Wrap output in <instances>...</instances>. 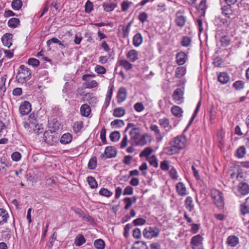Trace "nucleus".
<instances>
[{
	"label": "nucleus",
	"mask_w": 249,
	"mask_h": 249,
	"mask_svg": "<svg viewBox=\"0 0 249 249\" xmlns=\"http://www.w3.org/2000/svg\"><path fill=\"white\" fill-rule=\"evenodd\" d=\"M31 78V71L24 65L19 66L16 74V79L18 83L23 84Z\"/></svg>",
	"instance_id": "1"
},
{
	"label": "nucleus",
	"mask_w": 249,
	"mask_h": 249,
	"mask_svg": "<svg viewBox=\"0 0 249 249\" xmlns=\"http://www.w3.org/2000/svg\"><path fill=\"white\" fill-rule=\"evenodd\" d=\"M211 196L217 207L222 208L224 202L222 193L219 190L213 189L211 191Z\"/></svg>",
	"instance_id": "2"
},
{
	"label": "nucleus",
	"mask_w": 249,
	"mask_h": 249,
	"mask_svg": "<svg viewBox=\"0 0 249 249\" xmlns=\"http://www.w3.org/2000/svg\"><path fill=\"white\" fill-rule=\"evenodd\" d=\"M160 233V230L155 226L146 227L143 231L144 236L148 239L158 237Z\"/></svg>",
	"instance_id": "3"
},
{
	"label": "nucleus",
	"mask_w": 249,
	"mask_h": 249,
	"mask_svg": "<svg viewBox=\"0 0 249 249\" xmlns=\"http://www.w3.org/2000/svg\"><path fill=\"white\" fill-rule=\"evenodd\" d=\"M186 17L184 16V11L179 10L175 14V22L176 25L180 28H182L185 25Z\"/></svg>",
	"instance_id": "4"
},
{
	"label": "nucleus",
	"mask_w": 249,
	"mask_h": 249,
	"mask_svg": "<svg viewBox=\"0 0 249 249\" xmlns=\"http://www.w3.org/2000/svg\"><path fill=\"white\" fill-rule=\"evenodd\" d=\"M171 142L172 144H174L179 151L186 146L187 140L185 136H178L175 137Z\"/></svg>",
	"instance_id": "5"
},
{
	"label": "nucleus",
	"mask_w": 249,
	"mask_h": 249,
	"mask_svg": "<svg viewBox=\"0 0 249 249\" xmlns=\"http://www.w3.org/2000/svg\"><path fill=\"white\" fill-rule=\"evenodd\" d=\"M203 238L200 235L197 234L193 236L191 240L190 244L192 249H199L203 247Z\"/></svg>",
	"instance_id": "6"
},
{
	"label": "nucleus",
	"mask_w": 249,
	"mask_h": 249,
	"mask_svg": "<svg viewBox=\"0 0 249 249\" xmlns=\"http://www.w3.org/2000/svg\"><path fill=\"white\" fill-rule=\"evenodd\" d=\"M172 98L175 102L180 104L183 101V91L180 89L178 88L173 92Z\"/></svg>",
	"instance_id": "7"
},
{
	"label": "nucleus",
	"mask_w": 249,
	"mask_h": 249,
	"mask_svg": "<svg viewBox=\"0 0 249 249\" xmlns=\"http://www.w3.org/2000/svg\"><path fill=\"white\" fill-rule=\"evenodd\" d=\"M117 155V151L114 147L107 146L105 148L104 153L101 157L106 156L107 158H111L116 157Z\"/></svg>",
	"instance_id": "8"
},
{
	"label": "nucleus",
	"mask_w": 249,
	"mask_h": 249,
	"mask_svg": "<svg viewBox=\"0 0 249 249\" xmlns=\"http://www.w3.org/2000/svg\"><path fill=\"white\" fill-rule=\"evenodd\" d=\"M158 122L160 125L167 132L170 131L173 128L172 125L170 124L169 120L167 118H160Z\"/></svg>",
	"instance_id": "9"
},
{
	"label": "nucleus",
	"mask_w": 249,
	"mask_h": 249,
	"mask_svg": "<svg viewBox=\"0 0 249 249\" xmlns=\"http://www.w3.org/2000/svg\"><path fill=\"white\" fill-rule=\"evenodd\" d=\"M19 111L22 115L29 113L31 111V105L28 101H24L20 106Z\"/></svg>",
	"instance_id": "10"
},
{
	"label": "nucleus",
	"mask_w": 249,
	"mask_h": 249,
	"mask_svg": "<svg viewBox=\"0 0 249 249\" xmlns=\"http://www.w3.org/2000/svg\"><path fill=\"white\" fill-rule=\"evenodd\" d=\"M127 97L126 89L124 87L120 88L117 93V98L118 103H121L124 101Z\"/></svg>",
	"instance_id": "11"
},
{
	"label": "nucleus",
	"mask_w": 249,
	"mask_h": 249,
	"mask_svg": "<svg viewBox=\"0 0 249 249\" xmlns=\"http://www.w3.org/2000/svg\"><path fill=\"white\" fill-rule=\"evenodd\" d=\"M176 189L178 195L181 196H185L187 194V188L182 182H178L176 186Z\"/></svg>",
	"instance_id": "12"
},
{
	"label": "nucleus",
	"mask_w": 249,
	"mask_h": 249,
	"mask_svg": "<svg viewBox=\"0 0 249 249\" xmlns=\"http://www.w3.org/2000/svg\"><path fill=\"white\" fill-rule=\"evenodd\" d=\"M237 189L239 193L243 196L247 195L249 193V185L247 183H239Z\"/></svg>",
	"instance_id": "13"
},
{
	"label": "nucleus",
	"mask_w": 249,
	"mask_h": 249,
	"mask_svg": "<svg viewBox=\"0 0 249 249\" xmlns=\"http://www.w3.org/2000/svg\"><path fill=\"white\" fill-rule=\"evenodd\" d=\"M170 145L164 148V153L168 155H172L179 152V150L174 144H172V142H170Z\"/></svg>",
	"instance_id": "14"
},
{
	"label": "nucleus",
	"mask_w": 249,
	"mask_h": 249,
	"mask_svg": "<svg viewBox=\"0 0 249 249\" xmlns=\"http://www.w3.org/2000/svg\"><path fill=\"white\" fill-rule=\"evenodd\" d=\"M13 35L11 34H5L1 37L3 44L8 48L12 45Z\"/></svg>",
	"instance_id": "15"
},
{
	"label": "nucleus",
	"mask_w": 249,
	"mask_h": 249,
	"mask_svg": "<svg viewBox=\"0 0 249 249\" xmlns=\"http://www.w3.org/2000/svg\"><path fill=\"white\" fill-rule=\"evenodd\" d=\"M126 55V57L132 62H134L139 59L138 52L134 49L128 51Z\"/></svg>",
	"instance_id": "16"
},
{
	"label": "nucleus",
	"mask_w": 249,
	"mask_h": 249,
	"mask_svg": "<svg viewBox=\"0 0 249 249\" xmlns=\"http://www.w3.org/2000/svg\"><path fill=\"white\" fill-rule=\"evenodd\" d=\"M239 238L235 235H231L227 239V244L229 246L234 247L239 244Z\"/></svg>",
	"instance_id": "17"
},
{
	"label": "nucleus",
	"mask_w": 249,
	"mask_h": 249,
	"mask_svg": "<svg viewBox=\"0 0 249 249\" xmlns=\"http://www.w3.org/2000/svg\"><path fill=\"white\" fill-rule=\"evenodd\" d=\"M151 131L154 132L156 139L158 142H160L163 139L159 127L156 124H151L150 126Z\"/></svg>",
	"instance_id": "18"
},
{
	"label": "nucleus",
	"mask_w": 249,
	"mask_h": 249,
	"mask_svg": "<svg viewBox=\"0 0 249 249\" xmlns=\"http://www.w3.org/2000/svg\"><path fill=\"white\" fill-rule=\"evenodd\" d=\"M117 6L116 2H111L110 1H107L103 4V7L104 11L109 12L113 11Z\"/></svg>",
	"instance_id": "19"
},
{
	"label": "nucleus",
	"mask_w": 249,
	"mask_h": 249,
	"mask_svg": "<svg viewBox=\"0 0 249 249\" xmlns=\"http://www.w3.org/2000/svg\"><path fill=\"white\" fill-rule=\"evenodd\" d=\"M187 60V55L183 52L178 53L176 56V62L179 65H183Z\"/></svg>",
	"instance_id": "20"
},
{
	"label": "nucleus",
	"mask_w": 249,
	"mask_h": 249,
	"mask_svg": "<svg viewBox=\"0 0 249 249\" xmlns=\"http://www.w3.org/2000/svg\"><path fill=\"white\" fill-rule=\"evenodd\" d=\"M240 211L242 215L249 213V196L246 199L245 203L240 205Z\"/></svg>",
	"instance_id": "21"
},
{
	"label": "nucleus",
	"mask_w": 249,
	"mask_h": 249,
	"mask_svg": "<svg viewBox=\"0 0 249 249\" xmlns=\"http://www.w3.org/2000/svg\"><path fill=\"white\" fill-rule=\"evenodd\" d=\"M230 79V76L227 72H220L218 76V80L222 84H227Z\"/></svg>",
	"instance_id": "22"
},
{
	"label": "nucleus",
	"mask_w": 249,
	"mask_h": 249,
	"mask_svg": "<svg viewBox=\"0 0 249 249\" xmlns=\"http://www.w3.org/2000/svg\"><path fill=\"white\" fill-rule=\"evenodd\" d=\"M80 112L82 116L88 117L91 112V108L87 104L82 105L80 108Z\"/></svg>",
	"instance_id": "23"
},
{
	"label": "nucleus",
	"mask_w": 249,
	"mask_h": 249,
	"mask_svg": "<svg viewBox=\"0 0 249 249\" xmlns=\"http://www.w3.org/2000/svg\"><path fill=\"white\" fill-rule=\"evenodd\" d=\"M185 206L186 209L189 212H192L194 209L193 198L191 196H187L184 202Z\"/></svg>",
	"instance_id": "24"
},
{
	"label": "nucleus",
	"mask_w": 249,
	"mask_h": 249,
	"mask_svg": "<svg viewBox=\"0 0 249 249\" xmlns=\"http://www.w3.org/2000/svg\"><path fill=\"white\" fill-rule=\"evenodd\" d=\"M8 217V213L6 211L3 209H0V225L7 222Z\"/></svg>",
	"instance_id": "25"
},
{
	"label": "nucleus",
	"mask_w": 249,
	"mask_h": 249,
	"mask_svg": "<svg viewBox=\"0 0 249 249\" xmlns=\"http://www.w3.org/2000/svg\"><path fill=\"white\" fill-rule=\"evenodd\" d=\"M72 135L69 133L64 134L61 137L60 142L61 143L66 144L71 142Z\"/></svg>",
	"instance_id": "26"
},
{
	"label": "nucleus",
	"mask_w": 249,
	"mask_h": 249,
	"mask_svg": "<svg viewBox=\"0 0 249 249\" xmlns=\"http://www.w3.org/2000/svg\"><path fill=\"white\" fill-rule=\"evenodd\" d=\"M120 66L123 67L126 71H128L132 69V64L126 59H121L118 61Z\"/></svg>",
	"instance_id": "27"
},
{
	"label": "nucleus",
	"mask_w": 249,
	"mask_h": 249,
	"mask_svg": "<svg viewBox=\"0 0 249 249\" xmlns=\"http://www.w3.org/2000/svg\"><path fill=\"white\" fill-rule=\"evenodd\" d=\"M142 40L143 38L142 35L140 33H137L133 37V44L134 46L138 47L142 43Z\"/></svg>",
	"instance_id": "28"
},
{
	"label": "nucleus",
	"mask_w": 249,
	"mask_h": 249,
	"mask_svg": "<svg viewBox=\"0 0 249 249\" xmlns=\"http://www.w3.org/2000/svg\"><path fill=\"white\" fill-rule=\"evenodd\" d=\"M125 114V110L122 107L115 108L113 112V115L116 117H121Z\"/></svg>",
	"instance_id": "29"
},
{
	"label": "nucleus",
	"mask_w": 249,
	"mask_h": 249,
	"mask_svg": "<svg viewBox=\"0 0 249 249\" xmlns=\"http://www.w3.org/2000/svg\"><path fill=\"white\" fill-rule=\"evenodd\" d=\"M171 112L174 116L177 117H180L182 116V114L183 113L182 109L177 106H173L172 107Z\"/></svg>",
	"instance_id": "30"
},
{
	"label": "nucleus",
	"mask_w": 249,
	"mask_h": 249,
	"mask_svg": "<svg viewBox=\"0 0 249 249\" xmlns=\"http://www.w3.org/2000/svg\"><path fill=\"white\" fill-rule=\"evenodd\" d=\"M132 24V22L130 21L129 22L126 28H124V26L120 25L119 26V28H121L123 31V36L124 38L127 37L128 36L129 32H130V29L131 26V25Z\"/></svg>",
	"instance_id": "31"
},
{
	"label": "nucleus",
	"mask_w": 249,
	"mask_h": 249,
	"mask_svg": "<svg viewBox=\"0 0 249 249\" xmlns=\"http://www.w3.org/2000/svg\"><path fill=\"white\" fill-rule=\"evenodd\" d=\"M222 13L226 17L230 18L231 16L232 15V11L231 7L230 4H228L222 7Z\"/></svg>",
	"instance_id": "32"
},
{
	"label": "nucleus",
	"mask_w": 249,
	"mask_h": 249,
	"mask_svg": "<svg viewBox=\"0 0 249 249\" xmlns=\"http://www.w3.org/2000/svg\"><path fill=\"white\" fill-rule=\"evenodd\" d=\"M186 73V69L183 67H178L175 71V76L178 78H180Z\"/></svg>",
	"instance_id": "33"
},
{
	"label": "nucleus",
	"mask_w": 249,
	"mask_h": 249,
	"mask_svg": "<svg viewBox=\"0 0 249 249\" xmlns=\"http://www.w3.org/2000/svg\"><path fill=\"white\" fill-rule=\"evenodd\" d=\"M150 138V136L147 134H144L142 135L137 142V144L138 145L143 146L147 144V139Z\"/></svg>",
	"instance_id": "34"
},
{
	"label": "nucleus",
	"mask_w": 249,
	"mask_h": 249,
	"mask_svg": "<svg viewBox=\"0 0 249 249\" xmlns=\"http://www.w3.org/2000/svg\"><path fill=\"white\" fill-rule=\"evenodd\" d=\"M20 21L18 18H10L8 22V25L10 27L15 28L19 25Z\"/></svg>",
	"instance_id": "35"
},
{
	"label": "nucleus",
	"mask_w": 249,
	"mask_h": 249,
	"mask_svg": "<svg viewBox=\"0 0 249 249\" xmlns=\"http://www.w3.org/2000/svg\"><path fill=\"white\" fill-rule=\"evenodd\" d=\"M129 135L133 140L138 139L140 136V131L138 128H133L129 131Z\"/></svg>",
	"instance_id": "36"
},
{
	"label": "nucleus",
	"mask_w": 249,
	"mask_h": 249,
	"mask_svg": "<svg viewBox=\"0 0 249 249\" xmlns=\"http://www.w3.org/2000/svg\"><path fill=\"white\" fill-rule=\"evenodd\" d=\"M94 246L97 249H104L105 248V243L103 240L99 239L94 241Z\"/></svg>",
	"instance_id": "37"
},
{
	"label": "nucleus",
	"mask_w": 249,
	"mask_h": 249,
	"mask_svg": "<svg viewBox=\"0 0 249 249\" xmlns=\"http://www.w3.org/2000/svg\"><path fill=\"white\" fill-rule=\"evenodd\" d=\"M53 43L58 44L59 45L62 46L61 49L65 48V46L63 44V43L60 41L58 39L55 37H53L47 41V46H50Z\"/></svg>",
	"instance_id": "38"
},
{
	"label": "nucleus",
	"mask_w": 249,
	"mask_h": 249,
	"mask_svg": "<svg viewBox=\"0 0 249 249\" xmlns=\"http://www.w3.org/2000/svg\"><path fill=\"white\" fill-rule=\"evenodd\" d=\"M245 83L241 80L235 81L232 85V87L236 90H240L244 89Z\"/></svg>",
	"instance_id": "39"
},
{
	"label": "nucleus",
	"mask_w": 249,
	"mask_h": 249,
	"mask_svg": "<svg viewBox=\"0 0 249 249\" xmlns=\"http://www.w3.org/2000/svg\"><path fill=\"white\" fill-rule=\"evenodd\" d=\"M87 181L91 189H95L97 187V182L93 177L91 176L88 177Z\"/></svg>",
	"instance_id": "40"
},
{
	"label": "nucleus",
	"mask_w": 249,
	"mask_h": 249,
	"mask_svg": "<svg viewBox=\"0 0 249 249\" xmlns=\"http://www.w3.org/2000/svg\"><path fill=\"white\" fill-rule=\"evenodd\" d=\"M246 154V148L244 146L239 147L236 151V156L238 158H243Z\"/></svg>",
	"instance_id": "41"
},
{
	"label": "nucleus",
	"mask_w": 249,
	"mask_h": 249,
	"mask_svg": "<svg viewBox=\"0 0 249 249\" xmlns=\"http://www.w3.org/2000/svg\"><path fill=\"white\" fill-rule=\"evenodd\" d=\"M147 160L153 167L157 168L158 166V160L156 156L152 155L151 157H147Z\"/></svg>",
	"instance_id": "42"
},
{
	"label": "nucleus",
	"mask_w": 249,
	"mask_h": 249,
	"mask_svg": "<svg viewBox=\"0 0 249 249\" xmlns=\"http://www.w3.org/2000/svg\"><path fill=\"white\" fill-rule=\"evenodd\" d=\"M231 39L228 36H224L220 39L221 45L222 47H227L231 43Z\"/></svg>",
	"instance_id": "43"
},
{
	"label": "nucleus",
	"mask_w": 249,
	"mask_h": 249,
	"mask_svg": "<svg viewBox=\"0 0 249 249\" xmlns=\"http://www.w3.org/2000/svg\"><path fill=\"white\" fill-rule=\"evenodd\" d=\"M86 242V239L83 235L77 236L75 238L74 243L77 246H80Z\"/></svg>",
	"instance_id": "44"
},
{
	"label": "nucleus",
	"mask_w": 249,
	"mask_h": 249,
	"mask_svg": "<svg viewBox=\"0 0 249 249\" xmlns=\"http://www.w3.org/2000/svg\"><path fill=\"white\" fill-rule=\"evenodd\" d=\"M99 194L102 196H104L107 197L111 196L113 194L112 192L105 188H102L100 190Z\"/></svg>",
	"instance_id": "45"
},
{
	"label": "nucleus",
	"mask_w": 249,
	"mask_h": 249,
	"mask_svg": "<svg viewBox=\"0 0 249 249\" xmlns=\"http://www.w3.org/2000/svg\"><path fill=\"white\" fill-rule=\"evenodd\" d=\"M83 127L82 122H76L73 125V129L75 133H77L80 132Z\"/></svg>",
	"instance_id": "46"
},
{
	"label": "nucleus",
	"mask_w": 249,
	"mask_h": 249,
	"mask_svg": "<svg viewBox=\"0 0 249 249\" xmlns=\"http://www.w3.org/2000/svg\"><path fill=\"white\" fill-rule=\"evenodd\" d=\"M22 5V2L21 0H13L12 2V7L15 10H18Z\"/></svg>",
	"instance_id": "47"
},
{
	"label": "nucleus",
	"mask_w": 249,
	"mask_h": 249,
	"mask_svg": "<svg viewBox=\"0 0 249 249\" xmlns=\"http://www.w3.org/2000/svg\"><path fill=\"white\" fill-rule=\"evenodd\" d=\"M124 125V121L120 119H115L110 123V125L113 127H121Z\"/></svg>",
	"instance_id": "48"
},
{
	"label": "nucleus",
	"mask_w": 249,
	"mask_h": 249,
	"mask_svg": "<svg viewBox=\"0 0 249 249\" xmlns=\"http://www.w3.org/2000/svg\"><path fill=\"white\" fill-rule=\"evenodd\" d=\"M120 138V133L119 131H114L109 135V138L111 141L117 142Z\"/></svg>",
	"instance_id": "49"
},
{
	"label": "nucleus",
	"mask_w": 249,
	"mask_h": 249,
	"mask_svg": "<svg viewBox=\"0 0 249 249\" xmlns=\"http://www.w3.org/2000/svg\"><path fill=\"white\" fill-rule=\"evenodd\" d=\"M88 168L90 170H93L95 169L97 166L96 158L93 157L91 158L88 163Z\"/></svg>",
	"instance_id": "50"
},
{
	"label": "nucleus",
	"mask_w": 249,
	"mask_h": 249,
	"mask_svg": "<svg viewBox=\"0 0 249 249\" xmlns=\"http://www.w3.org/2000/svg\"><path fill=\"white\" fill-rule=\"evenodd\" d=\"M148 14L144 12H142L140 13L138 16V19L142 23H144V22L148 21Z\"/></svg>",
	"instance_id": "51"
},
{
	"label": "nucleus",
	"mask_w": 249,
	"mask_h": 249,
	"mask_svg": "<svg viewBox=\"0 0 249 249\" xmlns=\"http://www.w3.org/2000/svg\"><path fill=\"white\" fill-rule=\"evenodd\" d=\"M153 152V149L150 147H146L143 150L140 154V157H147Z\"/></svg>",
	"instance_id": "52"
},
{
	"label": "nucleus",
	"mask_w": 249,
	"mask_h": 249,
	"mask_svg": "<svg viewBox=\"0 0 249 249\" xmlns=\"http://www.w3.org/2000/svg\"><path fill=\"white\" fill-rule=\"evenodd\" d=\"M192 40L190 37L184 36L181 41V45L184 47H188L191 44Z\"/></svg>",
	"instance_id": "53"
},
{
	"label": "nucleus",
	"mask_w": 249,
	"mask_h": 249,
	"mask_svg": "<svg viewBox=\"0 0 249 249\" xmlns=\"http://www.w3.org/2000/svg\"><path fill=\"white\" fill-rule=\"evenodd\" d=\"M28 64L34 67H37L39 65V61L35 58H30L28 60Z\"/></svg>",
	"instance_id": "54"
},
{
	"label": "nucleus",
	"mask_w": 249,
	"mask_h": 249,
	"mask_svg": "<svg viewBox=\"0 0 249 249\" xmlns=\"http://www.w3.org/2000/svg\"><path fill=\"white\" fill-rule=\"evenodd\" d=\"M132 4V2L123 1L121 3L122 10L124 12L127 11Z\"/></svg>",
	"instance_id": "55"
},
{
	"label": "nucleus",
	"mask_w": 249,
	"mask_h": 249,
	"mask_svg": "<svg viewBox=\"0 0 249 249\" xmlns=\"http://www.w3.org/2000/svg\"><path fill=\"white\" fill-rule=\"evenodd\" d=\"M94 71L98 74H105L106 72V69L103 66L99 65L95 66Z\"/></svg>",
	"instance_id": "56"
},
{
	"label": "nucleus",
	"mask_w": 249,
	"mask_h": 249,
	"mask_svg": "<svg viewBox=\"0 0 249 249\" xmlns=\"http://www.w3.org/2000/svg\"><path fill=\"white\" fill-rule=\"evenodd\" d=\"M125 205L124 207L125 210H128L132 204V199L130 197H125L123 199Z\"/></svg>",
	"instance_id": "57"
},
{
	"label": "nucleus",
	"mask_w": 249,
	"mask_h": 249,
	"mask_svg": "<svg viewBox=\"0 0 249 249\" xmlns=\"http://www.w3.org/2000/svg\"><path fill=\"white\" fill-rule=\"evenodd\" d=\"M85 12L88 13H89L93 10V4L89 0H88L86 3L85 6Z\"/></svg>",
	"instance_id": "58"
},
{
	"label": "nucleus",
	"mask_w": 249,
	"mask_h": 249,
	"mask_svg": "<svg viewBox=\"0 0 249 249\" xmlns=\"http://www.w3.org/2000/svg\"><path fill=\"white\" fill-rule=\"evenodd\" d=\"M113 85L111 86L109 88V89H108V90L107 91V97L106 99V103L107 104H109L110 101L111 100V96L112 95V92H113Z\"/></svg>",
	"instance_id": "59"
},
{
	"label": "nucleus",
	"mask_w": 249,
	"mask_h": 249,
	"mask_svg": "<svg viewBox=\"0 0 249 249\" xmlns=\"http://www.w3.org/2000/svg\"><path fill=\"white\" fill-rule=\"evenodd\" d=\"M169 174L171 178L174 180H176L178 178V175L176 169L172 167L170 170L169 171Z\"/></svg>",
	"instance_id": "60"
},
{
	"label": "nucleus",
	"mask_w": 249,
	"mask_h": 249,
	"mask_svg": "<svg viewBox=\"0 0 249 249\" xmlns=\"http://www.w3.org/2000/svg\"><path fill=\"white\" fill-rule=\"evenodd\" d=\"M160 167L163 171H168L169 169V162L167 160H163L160 162Z\"/></svg>",
	"instance_id": "61"
},
{
	"label": "nucleus",
	"mask_w": 249,
	"mask_h": 249,
	"mask_svg": "<svg viewBox=\"0 0 249 249\" xmlns=\"http://www.w3.org/2000/svg\"><path fill=\"white\" fill-rule=\"evenodd\" d=\"M134 107L137 112H141L144 109L143 105L140 102L136 103L134 105Z\"/></svg>",
	"instance_id": "62"
},
{
	"label": "nucleus",
	"mask_w": 249,
	"mask_h": 249,
	"mask_svg": "<svg viewBox=\"0 0 249 249\" xmlns=\"http://www.w3.org/2000/svg\"><path fill=\"white\" fill-rule=\"evenodd\" d=\"M133 193V188L131 186H127L124 188L123 195L124 196L131 195Z\"/></svg>",
	"instance_id": "63"
},
{
	"label": "nucleus",
	"mask_w": 249,
	"mask_h": 249,
	"mask_svg": "<svg viewBox=\"0 0 249 249\" xmlns=\"http://www.w3.org/2000/svg\"><path fill=\"white\" fill-rule=\"evenodd\" d=\"M223 63L222 59L219 57H216L213 61V64L215 67H219Z\"/></svg>",
	"instance_id": "64"
}]
</instances>
